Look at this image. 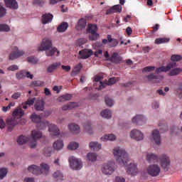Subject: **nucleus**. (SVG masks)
<instances>
[{"label": "nucleus", "instance_id": "obj_11", "mask_svg": "<svg viewBox=\"0 0 182 182\" xmlns=\"http://www.w3.org/2000/svg\"><path fill=\"white\" fill-rule=\"evenodd\" d=\"M119 77H111L108 80L107 82H100V85L99 87V90H102V89H105L106 86H112V85H114L117 82H119Z\"/></svg>", "mask_w": 182, "mask_h": 182}, {"label": "nucleus", "instance_id": "obj_42", "mask_svg": "<svg viewBox=\"0 0 182 182\" xmlns=\"http://www.w3.org/2000/svg\"><path fill=\"white\" fill-rule=\"evenodd\" d=\"M102 117L104 119H110L112 117V111L109 109H105L101 112Z\"/></svg>", "mask_w": 182, "mask_h": 182}, {"label": "nucleus", "instance_id": "obj_59", "mask_svg": "<svg viewBox=\"0 0 182 182\" xmlns=\"http://www.w3.org/2000/svg\"><path fill=\"white\" fill-rule=\"evenodd\" d=\"M79 26H81V28H85L86 26V19L81 18L78 21Z\"/></svg>", "mask_w": 182, "mask_h": 182}, {"label": "nucleus", "instance_id": "obj_14", "mask_svg": "<svg viewBox=\"0 0 182 182\" xmlns=\"http://www.w3.org/2000/svg\"><path fill=\"white\" fill-rule=\"evenodd\" d=\"M132 123H134L138 126H141L146 123V118L143 117V115H136L132 118Z\"/></svg>", "mask_w": 182, "mask_h": 182}, {"label": "nucleus", "instance_id": "obj_25", "mask_svg": "<svg viewBox=\"0 0 182 182\" xmlns=\"http://www.w3.org/2000/svg\"><path fill=\"white\" fill-rule=\"evenodd\" d=\"M122 59V57L119 55V53H112V56L109 58V60L110 62H112V63H120Z\"/></svg>", "mask_w": 182, "mask_h": 182}, {"label": "nucleus", "instance_id": "obj_39", "mask_svg": "<svg viewBox=\"0 0 182 182\" xmlns=\"http://www.w3.org/2000/svg\"><path fill=\"white\" fill-rule=\"evenodd\" d=\"M60 66V63H54L53 64L50 65L48 68H47V72L48 73H52L53 70H56L57 68H59Z\"/></svg>", "mask_w": 182, "mask_h": 182}, {"label": "nucleus", "instance_id": "obj_32", "mask_svg": "<svg viewBox=\"0 0 182 182\" xmlns=\"http://www.w3.org/2000/svg\"><path fill=\"white\" fill-rule=\"evenodd\" d=\"M82 63H80L76 65L71 73V76H76V75H79V73H80V70H82Z\"/></svg>", "mask_w": 182, "mask_h": 182}, {"label": "nucleus", "instance_id": "obj_47", "mask_svg": "<svg viewBox=\"0 0 182 182\" xmlns=\"http://www.w3.org/2000/svg\"><path fill=\"white\" fill-rule=\"evenodd\" d=\"M181 68H175L170 71L169 75L170 76H177V75H179V73H181Z\"/></svg>", "mask_w": 182, "mask_h": 182}, {"label": "nucleus", "instance_id": "obj_18", "mask_svg": "<svg viewBox=\"0 0 182 182\" xmlns=\"http://www.w3.org/2000/svg\"><path fill=\"white\" fill-rule=\"evenodd\" d=\"M152 138L154 139V141L159 146L161 143V136H160V132L159 130L155 129L152 132Z\"/></svg>", "mask_w": 182, "mask_h": 182}, {"label": "nucleus", "instance_id": "obj_37", "mask_svg": "<svg viewBox=\"0 0 182 182\" xmlns=\"http://www.w3.org/2000/svg\"><path fill=\"white\" fill-rule=\"evenodd\" d=\"M79 105L77 102H70L68 105H64L62 107V110H70L74 109V107H77Z\"/></svg>", "mask_w": 182, "mask_h": 182}, {"label": "nucleus", "instance_id": "obj_29", "mask_svg": "<svg viewBox=\"0 0 182 182\" xmlns=\"http://www.w3.org/2000/svg\"><path fill=\"white\" fill-rule=\"evenodd\" d=\"M34 107L36 110L41 111L45 109V102L43 100H38L36 102Z\"/></svg>", "mask_w": 182, "mask_h": 182}, {"label": "nucleus", "instance_id": "obj_41", "mask_svg": "<svg viewBox=\"0 0 182 182\" xmlns=\"http://www.w3.org/2000/svg\"><path fill=\"white\" fill-rule=\"evenodd\" d=\"M170 42L169 38H159L155 40L156 45H160L161 43H167Z\"/></svg>", "mask_w": 182, "mask_h": 182}, {"label": "nucleus", "instance_id": "obj_58", "mask_svg": "<svg viewBox=\"0 0 182 182\" xmlns=\"http://www.w3.org/2000/svg\"><path fill=\"white\" fill-rule=\"evenodd\" d=\"M6 15V9L0 4V18Z\"/></svg>", "mask_w": 182, "mask_h": 182}, {"label": "nucleus", "instance_id": "obj_2", "mask_svg": "<svg viewBox=\"0 0 182 182\" xmlns=\"http://www.w3.org/2000/svg\"><path fill=\"white\" fill-rule=\"evenodd\" d=\"M39 50H46V56H53L57 53V56H59V51L56 48H52V40L49 38L43 39Z\"/></svg>", "mask_w": 182, "mask_h": 182}, {"label": "nucleus", "instance_id": "obj_40", "mask_svg": "<svg viewBox=\"0 0 182 182\" xmlns=\"http://www.w3.org/2000/svg\"><path fill=\"white\" fill-rule=\"evenodd\" d=\"M53 147L55 150H62V149H63V141L61 140H58L53 143Z\"/></svg>", "mask_w": 182, "mask_h": 182}, {"label": "nucleus", "instance_id": "obj_7", "mask_svg": "<svg viewBox=\"0 0 182 182\" xmlns=\"http://www.w3.org/2000/svg\"><path fill=\"white\" fill-rule=\"evenodd\" d=\"M70 166L73 170H80L82 168V161L75 156H70L68 159Z\"/></svg>", "mask_w": 182, "mask_h": 182}, {"label": "nucleus", "instance_id": "obj_8", "mask_svg": "<svg viewBox=\"0 0 182 182\" xmlns=\"http://www.w3.org/2000/svg\"><path fill=\"white\" fill-rule=\"evenodd\" d=\"M32 140L30 141L31 149H35L36 147V140L42 137V132L39 130H33L31 132Z\"/></svg>", "mask_w": 182, "mask_h": 182}, {"label": "nucleus", "instance_id": "obj_1", "mask_svg": "<svg viewBox=\"0 0 182 182\" xmlns=\"http://www.w3.org/2000/svg\"><path fill=\"white\" fill-rule=\"evenodd\" d=\"M113 154L114 159H116L120 166H127V163H129V155L124 149L119 146L115 147L113 149Z\"/></svg>", "mask_w": 182, "mask_h": 182}, {"label": "nucleus", "instance_id": "obj_55", "mask_svg": "<svg viewBox=\"0 0 182 182\" xmlns=\"http://www.w3.org/2000/svg\"><path fill=\"white\" fill-rule=\"evenodd\" d=\"M112 9H114V12H118L119 14L122 12V6L120 4L113 6Z\"/></svg>", "mask_w": 182, "mask_h": 182}, {"label": "nucleus", "instance_id": "obj_48", "mask_svg": "<svg viewBox=\"0 0 182 182\" xmlns=\"http://www.w3.org/2000/svg\"><path fill=\"white\" fill-rule=\"evenodd\" d=\"M79 148V144L76 142H70L68 146V150H76Z\"/></svg>", "mask_w": 182, "mask_h": 182}, {"label": "nucleus", "instance_id": "obj_51", "mask_svg": "<svg viewBox=\"0 0 182 182\" xmlns=\"http://www.w3.org/2000/svg\"><path fill=\"white\" fill-rule=\"evenodd\" d=\"M8 174V169L5 168H1L0 169V180H2Z\"/></svg>", "mask_w": 182, "mask_h": 182}, {"label": "nucleus", "instance_id": "obj_17", "mask_svg": "<svg viewBox=\"0 0 182 182\" xmlns=\"http://www.w3.org/2000/svg\"><path fill=\"white\" fill-rule=\"evenodd\" d=\"M79 55L81 59H87V58H90L93 55V51L89 49H84L80 51Z\"/></svg>", "mask_w": 182, "mask_h": 182}, {"label": "nucleus", "instance_id": "obj_36", "mask_svg": "<svg viewBox=\"0 0 182 182\" xmlns=\"http://www.w3.org/2000/svg\"><path fill=\"white\" fill-rule=\"evenodd\" d=\"M83 126L85 131L88 133V134H92L93 133V129H92V124H90V122H85Z\"/></svg>", "mask_w": 182, "mask_h": 182}, {"label": "nucleus", "instance_id": "obj_27", "mask_svg": "<svg viewBox=\"0 0 182 182\" xmlns=\"http://www.w3.org/2000/svg\"><path fill=\"white\" fill-rule=\"evenodd\" d=\"M23 114H25V112L21 108H17L13 112V116L15 119H21Z\"/></svg>", "mask_w": 182, "mask_h": 182}, {"label": "nucleus", "instance_id": "obj_35", "mask_svg": "<svg viewBox=\"0 0 182 182\" xmlns=\"http://www.w3.org/2000/svg\"><path fill=\"white\" fill-rule=\"evenodd\" d=\"M89 147L90 149H92L94 150H96V151H97L100 150V149H102V144H98L96 141H92L90 143Z\"/></svg>", "mask_w": 182, "mask_h": 182}, {"label": "nucleus", "instance_id": "obj_28", "mask_svg": "<svg viewBox=\"0 0 182 182\" xmlns=\"http://www.w3.org/2000/svg\"><path fill=\"white\" fill-rule=\"evenodd\" d=\"M50 124V123H49V122L44 120L37 124L36 127L39 130H45L46 127H49Z\"/></svg>", "mask_w": 182, "mask_h": 182}, {"label": "nucleus", "instance_id": "obj_46", "mask_svg": "<svg viewBox=\"0 0 182 182\" xmlns=\"http://www.w3.org/2000/svg\"><path fill=\"white\" fill-rule=\"evenodd\" d=\"M87 157L89 161H96L97 159V155L95 153H88Z\"/></svg>", "mask_w": 182, "mask_h": 182}, {"label": "nucleus", "instance_id": "obj_6", "mask_svg": "<svg viewBox=\"0 0 182 182\" xmlns=\"http://www.w3.org/2000/svg\"><path fill=\"white\" fill-rule=\"evenodd\" d=\"M88 33H90L89 38L90 41H97L100 35L97 33V26L95 24H89L87 28Z\"/></svg>", "mask_w": 182, "mask_h": 182}, {"label": "nucleus", "instance_id": "obj_63", "mask_svg": "<svg viewBox=\"0 0 182 182\" xmlns=\"http://www.w3.org/2000/svg\"><path fill=\"white\" fill-rule=\"evenodd\" d=\"M18 68L16 65H13L8 68V70H11L12 72H14V70H18Z\"/></svg>", "mask_w": 182, "mask_h": 182}, {"label": "nucleus", "instance_id": "obj_22", "mask_svg": "<svg viewBox=\"0 0 182 182\" xmlns=\"http://www.w3.org/2000/svg\"><path fill=\"white\" fill-rule=\"evenodd\" d=\"M146 77L149 83H159V82H160V77L154 73L148 75Z\"/></svg>", "mask_w": 182, "mask_h": 182}, {"label": "nucleus", "instance_id": "obj_13", "mask_svg": "<svg viewBox=\"0 0 182 182\" xmlns=\"http://www.w3.org/2000/svg\"><path fill=\"white\" fill-rule=\"evenodd\" d=\"M173 68H176L175 63H169L167 66L159 67L156 69V73H161V72H168L170 69H173Z\"/></svg>", "mask_w": 182, "mask_h": 182}, {"label": "nucleus", "instance_id": "obj_33", "mask_svg": "<svg viewBox=\"0 0 182 182\" xmlns=\"http://www.w3.org/2000/svg\"><path fill=\"white\" fill-rule=\"evenodd\" d=\"M101 140L102 141H113V140H116V136H114V134H106L104 136L101 137Z\"/></svg>", "mask_w": 182, "mask_h": 182}, {"label": "nucleus", "instance_id": "obj_26", "mask_svg": "<svg viewBox=\"0 0 182 182\" xmlns=\"http://www.w3.org/2000/svg\"><path fill=\"white\" fill-rule=\"evenodd\" d=\"M52 19H53V16L52 14H43L42 16V23H43L44 25L46 23H49V22H52Z\"/></svg>", "mask_w": 182, "mask_h": 182}, {"label": "nucleus", "instance_id": "obj_34", "mask_svg": "<svg viewBox=\"0 0 182 182\" xmlns=\"http://www.w3.org/2000/svg\"><path fill=\"white\" fill-rule=\"evenodd\" d=\"M31 119L33 123H36L37 124H38L42 121V117L41 115H38L36 113H33L31 115Z\"/></svg>", "mask_w": 182, "mask_h": 182}, {"label": "nucleus", "instance_id": "obj_9", "mask_svg": "<svg viewBox=\"0 0 182 182\" xmlns=\"http://www.w3.org/2000/svg\"><path fill=\"white\" fill-rule=\"evenodd\" d=\"M102 171L103 174L106 176H110L114 171V162L109 161L105 164L102 168Z\"/></svg>", "mask_w": 182, "mask_h": 182}, {"label": "nucleus", "instance_id": "obj_12", "mask_svg": "<svg viewBox=\"0 0 182 182\" xmlns=\"http://www.w3.org/2000/svg\"><path fill=\"white\" fill-rule=\"evenodd\" d=\"M131 139H134V140H136V141H140V140H143L144 136L141 132L137 129H133L130 133Z\"/></svg>", "mask_w": 182, "mask_h": 182}, {"label": "nucleus", "instance_id": "obj_38", "mask_svg": "<svg viewBox=\"0 0 182 182\" xmlns=\"http://www.w3.org/2000/svg\"><path fill=\"white\" fill-rule=\"evenodd\" d=\"M69 28V24L68 23H62L57 28L58 32H66V30Z\"/></svg>", "mask_w": 182, "mask_h": 182}, {"label": "nucleus", "instance_id": "obj_52", "mask_svg": "<svg viewBox=\"0 0 182 182\" xmlns=\"http://www.w3.org/2000/svg\"><path fill=\"white\" fill-rule=\"evenodd\" d=\"M45 2H46V0H33V4L34 5H38V6H43Z\"/></svg>", "mask_w": 182, "mask_h": 182}, {"label": "nucleus", "instance_id": "obj_23", "mask_svg": "<svg viewBox=\"0 0 182 182\" xmlns=\"http://www.w3.org/2000/svg\"><path fill=\"white\" fill-rule=\"evenodd\" d=\"M159 158L160 156L152 153L146 155V160L149 161V163H157L159 162Z\"/></svg>", "mask_w": 182, "mask_h": 182}, {"label": "nucleus", "instance_id": "obj_16", "mask_svg": "<svg viewBox=\"0 0 182 182\" xmlns=\"http://www.w3.org/2000/svg\"><path fill=\"white\" fill-rule=\"evenodd\" d=\"M48 131L51 136H59L60 133L59 132V128H58V126L53 124H50V125L48 126Z\"/></svg>", "mask_w": 182, "mask_h": 182}, {"label": "nucleus", "instance_id": "obj_44", "mask_svg": "<svg viewBox=\"0 0 182 182\" xmlns=\"http://www.w3.org/2000/svg\"><path fill=\"white\" fill-rule=\"evenodd\" d=\"M72 99V95L65 94L58 97V102H66V100H70Z\"/></svg>", "mask_w": 182, "mask_h": 182}, {"label": "nucleus", "instance_id": "obj_64", "mask_svg": "<svg viewBox=\"0 0 182 182\" xmlns=\"http://www.w3.org/2000/svg\"><path fill=\"white\" fill-rule=\"evenodd\" d=\"M126 180L124 179V178H122V177H119V176H117L115 178V182H125Z\"/></svg>", "mask_w": 182, "mask_h": 182}, {"label": "nucleus", "instance_id": "obj_30", "mask_svg": "<svg viewBox=\"0 0 182 182\" xmlns=\"http://www.w3.org/2000/svg\"><path fill=\"white\" fill-rule=\"evenodd\" d=\"M108 42L111 43L109 45L110 48H116L119 45V41L116 38H112L111 35L107 36Z\"/></svg>", "mask_w": 182, "mask_h": 182}, {"label": "nucleus", "instance_id": "obj_61", "mask_svg": "<svg viewBox=\"0 0 182 182\" xmlns=\"http://www.w3.org/2000/svg\"><path fill=\"white\" fill-rule=\"evenodd\" d=\"M35 100H36V98L28 99V100L26 102V105H28V106H32V105H33V104L35 103Z\"/></svg>", "mask_w": 182, "mask_h": 182}, {"label": "nucleus", "instance_id": "obj_54", "mask_svg": "<svg viewBox=\"0 0 182 182\" xmlns=\"http://www.w3.org/2000/svg\"><path fill=\"white\" fill-rule=\"evenodd\" d=\"M105 103L109 107L113 106V101L112 99L109 98V97H105Z\"/></svg>", "mask_w": 182, "mask_h": 182}, {"label": "nucleus", "instance_id": "obj_56", "mask_svg": "<svg viewBox=\"0 0 182 182\" xmlns=\"http://www.w3.org/2000/svg\"><path fill=\"white\" fill-rule=\"evenodd\" d=\"M27 60L29 63H33V64L38 63V58L33 56L28 57Z\"/></svg>", "mask_w": 182, "mask_h": 182}, {"label": "nucleus", "instance_id": "obj_21", "mask_svg": "<svg viewBox=\"0 0 182 182\" xmlns=\"http://www.w3.org/2000/svg\"><path fill=\"white\" fill-rule=\"evenodd\" d=\"M6 6L10 9H18V2L16 0H4Z\"/></svg>", "mask_w": 182, "mask_h": 182}, {"label": "nucleus", "instance_id": "obj_62", "mask_svg": "<svg viewBox=\"0 0 182 182\" xmlns=\"http://www.w3.org/2000/svg\"><path fill=\"white\" fill-rule=\"evenodd\" d=\"M176 96H178L179 99H182V87L176 90Z\"/></svg>", "mask_w": 182, "mask_h": 182}, {"label": "nucleus", "instance_id": "obj_57", "mask_svg": "<svg viewBox=\"0 0 182 182\" xmlns=\"http://www.w3.org/2000/svg\"><path fill=\"white\" fill-rule=\"evenodd\" d=\"M155 69V66H147L143 68L142 72H153Z\"/></svg>", "mask_w": 182, "mask_h": 182}, {"label": "nucleus", "instance_id": "obj_3", "mask_svg": "<svg viewBox=\"0 0 182 182\" xmlns=\"http://www.w3.org/2000/svg\"><path fill=\"white\" fill-rule=\"evenodd\" d=\"M28 171L35 176H39L41 174H48L49 173V165L42 163L40 167L36 165H31L28 166Z\"/></svg>", "mask_w": 182, "mask_h": 182}, {"label": "nucleus", "instance_id": "obj_50", "mask_svg": "<svg viewBox=\"0 0 182 182\" xmlns=\"http://www.w3.org/2000/svg\"><path fill=\"white\" fill-rule=\"evenodd\" d=\"M31 86H34L35 87H43L45 86V82L39 80L33 81L31 82Z\"/></svg>", "mask_w": 182, "mask_h": 182}, {"label": "nucleus", "instance_id": "obj_45", "mask_svg": "<svg viewBox=\"0 0 182 182\" xmlns=\"http://www.w3.org/2000/svg\"><path fill=\"white\" fill-rule=\"evenodd\" d=\"M182 57L180 55H173L171 57V60H172V62H171V63H175V68L177 65V63L176 62H178L180 60H181Z\"/></svg>", "mask_w": 182, "mask_h": 182}, {"label": "nucleus", "instance_id": "obj_60", "mask_svg": "<svg viewBox=\"0 0 182 182\" xmlns=\"http://www.w3.org/2000/svg\"><path fill=\"white\" fill-rule=\"evenodd\" d=\"M87 42V40L86 38H80L77 40V44L79 46H82V45H85Z\"/></svg>", "mask_w": 182, "mask_h": 182}, {"label": "nucleus", "instance_id": "obj_19", "mask_svg": "<svg viewBox=\"0 0 182 182\" xmlns=\"http://www.w3.org/2000/svg\"><path fill=\"white\" fill-rule=\"evenodd\" d=\"M68 129L73 134H79V133H80V127L75 123L70 124Z\"/></svg>", "mask_w": 182, "mask_h": 182}, {"label": "nucleus", "instance_id": "obj_10", "mask_svg": "<svg viewBox=\"0 0 182 182\" xmlns=\"http://www.w3.org/2000/svg\"><path fill=\"white\" fill-rule=\"evenodd\" d=\"M25 52L23 50H18V47L14 46L12 47V53L9 55L10 60H15V59H18V58H21V56H23Z\"/></svg>", "mask_w": 182, "mask_h": 182}, {"label": "nucleus", "instance_id": "obj_5", "mask_svg": "<svg viewBox=\"0 0 182 182\" xmlns=\"http://www.w3.org/2000/svg\"><path fill=\"white\" fill-rule=\"evenodd\" d=\"M159 161L160 163L161 167L165 171H168V168L170 167V164H171V161L170 160V157L166 154H161L159 156Z\"/></svg>", "mask_w": 182, "mask_h": 182}, {"label": "nucleus", "instance_id": "obj_31", "mask_svg": "<svg viewBox=\"0 0 182 182\" xmlns=\"http://www.w3.org/2000/svg\"><path fill=\"white\" fill-rule=\"evenodd\" d=\"M28 141H29V137L28 136L21 135L17 138V143L20 146H22V144H25L26 143H28Z\"/></svg>", "mask_w": 182, "mask_h": 182}, {"label": "nucleus", "instance_id": "obj_49", "mask_svg": "<svg viewBox=\"0 0 182 182\" xmlns=\"http://www.w3.org/2000/svg\"><path fill=\"white\" fill-rule=\"evenodd\" d=\"M11 28L6 24H0V32H9Z\"/></svg>", "mask_w": 182, "mask_h": 182}, {"label": "nucleus", "instance_id": "obj_4", "mask_svg": "<svg viewBox=\"0 0 182 182\" xmlns=\"http://www.w3.org/2000/svg\"><path fill=\"white\" fill-rule=\"evenodd\" d=\"M146 172L149 176H151V177H157L161 172V168H160L159 165L153 164L146 168Z\"/></svg>", "mask_w": 182, "mask_h": 182}, {"label": "nucleus", "instance_id": "obj_53", "mask_svg": "<svg viewBox=\"0 0 182 182\" xmlns=\"http://www.w3.org/2000/svg\"><path fill=\"white\" fill-rule=\"evenodd\" d=\"M43 153H44V156H46L47 157H50V154L52 153V148L51 147L45 148Z\"/></svg>", "mask_w": 182, "mask_h": 182}, {"label": "nucleus", "instance_id": "obj_24", "mask_svg": "<svg viewBox=\"0 0 182 182\" xmlns=\"http://www.w3.org/2000/svg\"><path fill=\"white\" fill-rule=\"evenodd\" d=\"M6 124H8V131L9 132H12V129L16 126L18 124V122H16V119L15 118H10L8 119L6 121Z\"/></svg>", "mask_w": 182, "mask_h": 182}, {"label": "nucleus", "instance_id": "obj_43", "mask_svg": "<svg viewBox=\"0 0 182 182\" xmlns=\"http://www.w3.org/2000/svg\"><path fill=\"white\" fill-rule=\"evenodd\" d=\"M53 176L57 181H62L63 180V174L60 171H55Z\"/></svg>", "mask_w": 182, "mask_h": 182}, {"label": "nucleus", "instance_id": "obj_15", "mask_svg": "<svg viewBox=\"0 0 182 182\" xmlns=\"http://www.w3.org/2000/svg\"><path fill=\"white\" fill-rule=\"evenodd\" d=\"M127 173L128 174H130L131 176L137 175V173H138L137 165H136L135 164L131 163L127 168Z\"/></svg>", "mask_w": 182, "mask_h": 182}, {"label": "nucleus", "instance_id": "obj_20", "mask_svg": "<svg viewBox=\"0 0 182 182\" xmlns=\"http://www.w3.org/2000/svg\"><path fill=\"white\" fill-rule=\"evenodd\" d=\"M25 77L29 79H33V75H31V73L26 72V70L20 71L16 74L17 79H23Z\"/></svg>", "mask_w": 182, "mask_h": 182}]
</instances>
